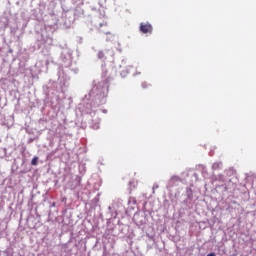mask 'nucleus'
Returning a JSON list of instances; mask_svg holds the SVG:
<instances>
[{"instance_id":"f257e3e1","label":"nucleus","mask_w":256,"mask_h":256,"mask_svg":"<svg viewBox=\"0 0 256 256\" xmlns=\"http://www.w3.org/2000/svg\"><path fill=\"white\" fill-rule=\"evenodd\" d=\"M140 31L144 34H152L153 26L149 22H141Z\"/></svg>"},{"instance_id":"f03ea898","label":"nucleus","mask_w":256,"mask_h":256,"mask_svg":"<svg viewBox=\"0 0 256 256\" xmlns=\"http://www.w3.org/2000/svg\"><path fill=\"white\" fill-rule=\"evenodd\" d=\"M221 166H222V163H214V164L212 165V169L218 170V169L221 168Z\"/></svg>"},{"instance_id":"7ed1b4c3","label":"nucleus","mask_w":256,"mask_h":256,"mask_svg":"<svg viewBox=\"0 0 256 256\" xmlns=\"http://www.w3.org/2000/svg\"><path fill=\"white\" fill-rule=\"evenodd\" d=\"M31 164H32L33 166H36V165L38 164V157H34V158L32 159V161H31Z\"/></svg>"},{"instance_id":"20e7f679","label":"nucleus","mask_w":256,"mask_h":256,"mask_svg":"<svg viewBox=\"0 0 256 256\" xmlns=\"http://www.w3.org/2000/svg\"><path fill=\"white\" fill-rule=\"evenodd\" d=\"M206 256H216V254L215 253H210V254H208Z\"/></svg>"}]
</instances>
